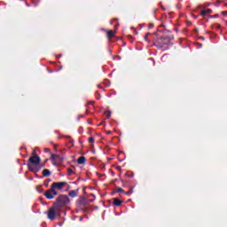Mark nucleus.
I'll list each match as a JSON object with an SVG mask.
<instances>
[{"instance_id":"obj_1","label":"nucleus","mask_w":227,"mask_h":227,"mask_svg":"<svg viewBox=\"0 0 227 227\" xmlns=\"http://www.w3.org/2000/svg\"><path fill=\"white\" fill-rule=\"evenodd\" d=\"M171 42V39L169 37H161L157 40L155 43L156 47L162 48L164 45H168Z\"/></svg>"},{"instance_id":"obj_2","label":"nucleus","mask_w":227,"mask_h":227,"mask_svg":"<svg viewBox=\"0 0 227 227\" xmlns=\"http://www.w3.org/2000/svg\"><path fill=\"white\" fill-rule=\"evenodd\" d=\"M68 201H70V200L67 195H60L59 198H57V205H59V207H63V205H67Z\"/></svg>"},{"instance_id":"obj_3","label":"nucleus","mask_w":227,"mask_h":227,"mask_svg":"<svg viewBox=\"0 0 227 227\" xmlns=\"http://www.w3.org/2000/svg\"><path fill=\"white\" fill-rule=\"evenodd\" d=\"M44 196L48 200H54V196H58V192L53 187H51V189L45 192Z\"/></svg>"},{"instance_id":"obj_4","label":"nucleus","mask_w":227,"mask_h":227,"mask_svg":"<svg viewBox=\"0 0 227 227\" xmlns=\"http://www.w3.org/2000/svg\"><path fill=\"white\" fill-rule=\"evenodd\" d=\"M58 210V207L56 206H52L48 210V219L51 221H53V219H56V212Z\"/></svg>"},{"instance_id":"obj_5","label":"nucleus","mask_w":227,"mask_h":227,"mask_svg":"<svg viewBox=\"0 0 227 227\" xmlns=\"http://www.w3.org/2000/svg\"><path fill=\"white\" fill-rule=\"evenodd\" d=\"M28 161L31 164H34L35 166H38L40 164V156L35 154V153H33V156L29 158Z\"/></svg>"},{"instance_id":"obj_6","label":"nucleus","mask_w":227,"mask_h":227,"mask_svg":"<svg viewBox=\"0 0 227 227\" xmlns=\"http://www.w3.org/2000/svg\"><path fill=\"white\" fill-rule=\"evenodd\" d=\"M27 168H28L29 171H33V173H38V171H40L42 169V166L35 165V164H31V163L27 164Z\"/></svg>"},{"instance_id":"obj_7","label":"nucleus","mask_w":227,"mask_h":227,"mask_svg":"<svg viewBox=\"0 0 227 227\" xmlns=\"http://www.w3.org/2000/svg\"><path fill=\"white\" fill-rule=\"evenodd\" d=\"M65 185H67V182H58L52 183L51 187H53L55 190L58 189L59 191H61Z\"/></svg>"},{"instance_id":"obj_8","label":"nucleus","mask_w":227,"mask_h":227,"mask_svg":"<svg viewBox=\"0 0 227 227\" xmlns=\"http://www.w3.org/2000/svg\"><path fill=\"white\" fill-rule=\"evenodd\" d=\"M210 13H212V9H206L203 10L200 13V15L205 18V17H208V15H210Z\"/></svg>"},{"instance_id":"obj_9","label":"nucleus","mask_w":227,"mask_h":227,"mask_svg":"<svg viewBox=\"0 0 227 227\" xmlns=\"http://www.w3.org/2000/svg\"><path fill=\"white\" fill-rule=\"evenodd\" d=\"M51 160H59L61 162L63 160V158L59 155L51 153Z\"/></svg>"},{"instance_id":"obj_10","label":"nucleus","mask_w":227,"mask_h":227,"mask_svg":"<svg viewBox=\"0 0 227 227\" xmlns=\"http://www.w3.org/2000/svg\"><path fill=\"white\" fill-rule=\"evenodd\" d=\"M78 164H84V162H86V158L84 156H81L78 160H77Z\"/></svg>"},{"instance_id":"obj_11","label":"nucleus","mask_w":227,"mask_h":227,"mask_svg":"<svg viewBox=\"0 0 227 227\" xmlns=\"http://www.w3.org/2000/svg\"><path fill=\"white\" fill-rule=\"evenodd\" d=\"M43 176H51V171L47 168L43 170Z\"/></svg>"},{"instance_id":"obj_12","label":"nucleus","mask_w":227,"mask_h":227,"mask_svg":"<svg viewBox=\"0 0 227 227\" xmlns=\"http://www.w3.org/2000/svg\"><path fill=\"white\" fill-rule=\"evenodd\" d=\"M114 205H115V207H120V205H121V200L119 199H114Z\"/></svg>"},{"instance_id":"obj_13","label":"nucleus","mask_w":227,"mask_h":227,"mask_svg":"<svg viewBox=\"0 0 227 227\" xmlns=\"http://www.w3.org/2000/svg\"><path fill=\"white\" fill-rule=\"evenodd\" d=\"M114 36V32L113 30H109L107 32V38H113Z\"/></svg>"},{"instance_id":"obj_14","label":"nucleus","mask_w":227,"mask_h":227,"mask_svg":"<svg viewBox=\"0 0 227 227\" xmlns=\"http://www.w3.org/2000/svg\"><path fill=\"white\" fill-rule=\"evenodd\" d=\"M68 194L71 198H75V196H77V193L74 190L70 191Z\"/></svg>"},{"instance_id":"obj_15","label":"nucleus","mask_w":227,"mask_h":227,"mask_svg":"<svg viewBox=\"0 0 227 227\" xmlns=\"http://www.w3.org/2000/svg\"><path fill=\"white\" fill-rule=\"evenodd\" d=\"M89 143H95V138L90 137L89 138Z\"/></svg>"},{"instance_id":"obj_16","label":"nucleus","mask_w":227,"mask_h":227,"mask_svg":"<svg viewBox=\"0 0 227 227\" xmlns=\"http://www.w3.org/2000/svg\"><path fill=\"white\" fill-rule=\"evenodd\" d=\"M72 173H74V170H72L71 168L67 169V175H72Z\"/></svg>"},{"instance_id":"obj_17","label":"nucleus","mask_w":227,"mask_h":227,"mask_svg":"<svg viewBox=\"0 0 227 227\" xmlns=\"http://www.w3.org/2000/svg\"><path fill=\"white\" fill-rule=\"evenodd\" d=\"M44 152H45V153H49L51 152V149L45 148V149H44Z\"/></svg>"},{"instance_id":"obj_18","label":"nucleus","mask_w":227,"mask_h":227,"mask_svg":"<svg viewBox=\"0 0 227 227\" xmlns=\"http://www.w3.org/2000/svg\"><path fill=\"white\" fill-rule=\"evenodd\" d=\"M106 117H107V118H111V112H107V113H106Z\"/></svg>"},{"instance_id":"obj_19","label":"nucleus","mask_w":227,"mask_h":227,"mask_svg":"<svg viewBox=\"0 0 227 227\" xmlns=\"http://www.w3.org/2000/svg\"><path fill=\"white\" fill-rule=\"evenodd\" d=\"M148 35H150V33H148V34L145 36V42H148Z\"/></svg>"},{"instance_id":"obj_20","label":"nucleus","mask_w":227,"mask_h":227,"mask_svg":"<svg viewBox=\"0 0 227 227\" xmlns=\"http://www.w3.org/2000/svg\"><path fill=\"white\" fill-rule=\"evenodd\" d=\"M117 192H123V190L121 188H117Z\"/></svg>"},{"instance_id":"obj_21","label":"nucleus","mask_w":227,"mask_h":227,"mask_svg":"<svg viewBox=\"0 0 227 227\" xmlns=\"http://www.w3.org/2000/svg\"><path fill=\"white\" fill-rule=\"evenodd\" d=\"M126 194H132V190L129 192H127Z\"/></svg>"},{"instance_id":"obj_22","label":"nucleus","mask_w":227,"mask_h":227,"mask_svg":"<svg viewBox=\"0 0 227 227\" xmlns=\"http://www.w3.org/2000/svg\"><path fill=\"white\" fill-rule=\"evenodd\" d=\"M149 27H150V29H152V27H153V24H150Z\"/></svg>"},{"instance_id":"obj_23","label":"nucleus","mask_w":227,"mask_h":227,"mask_svg":"<svg viewBox=\"0 0 227 227\" xmlns=\"http://www.w3.org/2000/svg\"><path fill=\"white\" fill-rule=\"evenodd\" d=\"M201 38V40H205V38L204 37H200Z\"/></svg>"},{"instance_id":"obj_24","label":"nucleus","mask_w":227,"mask_h":227,"mask_svg":"<svg viewBox=\"0 0 227 227\" xmlns=\"http://www.w3.org/2000/svg\"><path fill=\"white\" fill-rule=\"evenodd\" d=\"M214 17H218V15L216 14V15H215Z\"/></svg>"},{"instance_id":"obj_25","label":"nucleus","mask_w":227,"mask_h":227,"mask_svg":"<svg viewBox=\"0 0 227 227\" xmlns=\"http://www.w3.org/2000/svg\"><path fill=\"white\" fill-rule=\"evenodd\" d=\"M227 14V12H224V15H226Z\"/></svg>"},{"instance_id":"obj_26","label":"nucleus","mask_w":227,"mask_h":227,"mask_svg":"<svg viewBox=\"0 0 227 227\" xmlns=\"http://www.w3.org/2000/svg\"><path fill=\"white\" fill-rule=\"evenodd\" d=\"M200 47H201V44H200Z\"/></svg>"}]
</instances>
